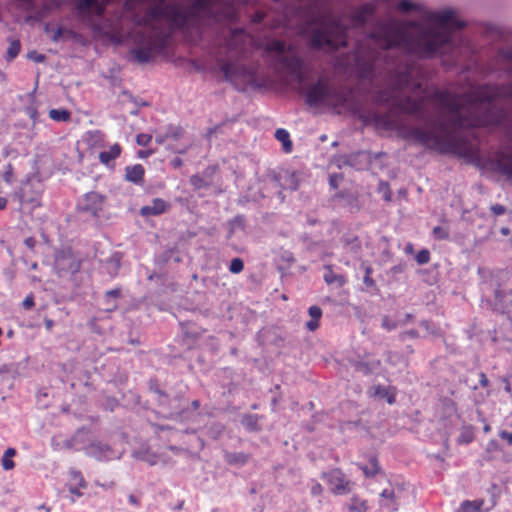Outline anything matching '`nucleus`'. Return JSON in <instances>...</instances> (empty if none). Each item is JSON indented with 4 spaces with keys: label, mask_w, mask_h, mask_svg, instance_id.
Here are the masks:
<instances>
[{
    "label": "nucleus",
    "mask_w": 512,
    "mask_h": 512,
    "mask_svg": "<svg viewBox=\"0 0 512 512\" xmlns=\"http://www.w3.org/2000/svg\"><path fill=\"white\" fill-rule=\"evenodd\" d=\"M497 97L498 90L491 85H481L462 95L437 90L432 98L441 104L442 109L449 112V117L427 122L429 130L400 125L397 133L404 140H413L441 154H453L472 160L478 152L459 132L473 127L501 124L505 113L494 104Z\"/></svg>",
    "instance_id": "1"
},
{
    "label": "nucleus",
    "mask_w": 512,
    "mask_h": 512,
    "mask_svg": "<svg viewBox=\"0 0 512 512\" xmlns=\"http://www.w3.org/2000/svg\"><path fill=\"white\" fill-rule=\"evenodd\" d=\"M424 20L431 26L423 27L415 21H389L378 26L369 37L382 50L402 48L408 54L431 58L450 44L452 32L460 30L465 23L456 19L455 12L445 9L425 12Z\"/></svg>",
    "instance_id": "2"
},
{
    "label": "nucleus",
    "mask_w": 512,
    "mask_h": 512,
    "mask_svg": "<svg viewBox=\"0 0 512 512\" xmlns=\"http://www.w3.org/2000/svg\"><path fill=\"white\" fill-rule=\"evenodd\" d=\"M250 42L244 28L230 29L228 37L219 47L216 64L224 79L237 88L256 85V68L241 63Z\"/></svg>",
    "instance_id": "3"
},
{
    "label": "nucleus",
    "mask_w": 512,
    "mask_h": 512,
    "mask_svg": "<svg viewBox=\"0 0 512 512\" xmlns=\"http://www.w3.org/2000/svg\"><path fill=\"white\" fill-rule=\"evenodd\" d=\"M391 81L393 84V89L391 91H380L377 94V100L383 103H390L391 105L403 113L413 115L417 119H424L423 112L425 101L430 100L441 104L432 98L433 92L430 95H424L419 98H412L410 96H406L403 98H399L396 96L397 93H400L404 90H410L412 93L422 90V85L418 80H413L411 74V68L407 67L405 71L398 72L394 71L391 73Z\"/></svg>",
    "instance_id": "4"
},
{
    "label": "nucleus",
    "mask_w": 512,
    "mask_h": 512,
    "mask_svg": "<svg viewBox=\"0 0 512 512\" xmlns=\"http://www.w3.org/2000/svg\"><path fill=\"white\" fill-rule=\"evenodd\" d=\"M308 45L314 50L328 47L332 51L347 47V27L340 18L325 19L311 30Z\"/></svg>",
    "instance_id": "5"
},
{
    "label": "nucleus",
    "mask_w": 512,
    "mask_h": 512,
    "mask_svg": "<svg viewBox=\"0 0 512 512\" xmlns=\"http://www.w3.org/2000/svg\"><path fill=\"white\" fill-rule=\"evenodd\" d=\"M348 92L337 88L328 79L320 78L305 90V102L311 107L330 106L344 108L348 101Z\"/></svg>",
    "instance_id": "6"
},
{
    "label": "nucleus",
    "mask_w": 512,
    "mask_h": 512,
    "mask_svg": "<svg viewBox=\"0 0 512 512\" xmlns=\"http://www.w3.org/2000/svg\"><path fill=\"white\" fill-rule=\"evenodd\" d=\"M44 191V184L36 178H29L22 183L14 196L17 198L20 206H29L35 209L41 205V198Z\"/></svg>",
    "instance_id": "7"
},
{
    "label": "nucleus",
    "mask_w": 512,
    "mask_h": 512,
    "mask_svg": "<svg viewBox=\"0 0 512 512\" xmlns=\"http://www.w3.org/2000/svg\"><path fill=\"white\" fill-rule=\"evenodd\" d=\"M407 498L404 484H395L380 493L379 506L387 512H397Z\"/></svg>",
    "instance_id": "8"
},
{
    "label": "nucleus",
    "mask_w": 512,
    "mask_h": 512,
    "mask_svg": "<svg viewBox=\"0 0 512 512\" xmlns=\"http://www.w3.org/2000/svg\"><path fill=\"white\" fill-rule=\"evenodd\" d=\"M321 478L326 481L330 491L334 495H343L351 491L352 483L343 471L339 468L331 469L321 474Z\"/></svg>",
    "instance_id": "9"
},
{
    "label": "nucleus",
    "mask_w": 512,
    "mask_h": 512,
    "mask_svg": "<svg viewBox=\"0 0 512 512\" xmlns=\"http://www.w3.org/2000/svg\"><path fill=\"white\" fill-rule=\"evenodd\" d=\"M73 451H84L89 456L96 455V435L92 428H79L73 435Z\"/></svg>",
    "instance_id": "10"
},
{
    "label": "nucleus",
    "mask_w": 512,
    "mask_h": 512,
    "mask_svg": "<svg viewBox=\"0 0 512 512\" xmlns=\"http://www.w3.org/2000/svg\"><path fill=\"white\" fill-rule=\"evenodd\" d=\"M73 5L75 18L88 26L91 29L92 37H94L96 33V21L93 12L96 10V0H75Z\"/></svg>",
    "instance_id": "11"
},
{
    "label": "nucleus",
    "mask_w": 512,
    "mask_h": 512,
    "mask_svg": "<svg viewBox=\"0 0 512 512\" xmlns=\"http://www.w3.org/2000/svg\"><path fill=\"white\" fill-rule=\"evenodd\" d=\"M80 267V261L70 249H62L56 252L54 268L59 275H62V273L75 274Z\"/></svg>",
    "instance_id": "12"
},
{
    "label": "nucleus",
    "mask_w": 512,
    "mask_h": 512,
    "mask_svg": "<svg viewBox=\"0 0 512 512\" xmlns=\"http://www.w3.org/2000/svg\"><path fill=\"white\" fill-rule=\"evenodd\" d=\"M378 57V52L375 50L369 51L365 56H362V50L359 47L356 52L355 65L358 75L362 79H370L375 70V60Z\"/></svg>",
    "instance_id": "13"
},
{
    "label": "nucleus",
    "mask_w": 512,
    "mask_h": 512,
    "mask_svg": "<svg viewBox=\"0 0 512 512\" xmlns=\"http://www.w3.org/2000/svg\"><path fill=\"white\" fill-rule=\"evenodd\" d=\"M303 65L304 62L301 57L297 55H285L278 62L275 68L281 67L282 69L286 70L289 75L293 76L299 83H302L304 79Z\"/></svg>",
    "instance_id": "14"
},
{
    "label": "nucleus",
    "mask_w": 512,
    "mask_h": 512,
    "mask_svg": "<svg viewBox=\"0 0 512 512\" xmlns=\"http://www.w3.org/2000/svg\"><path fill=\"white\" fill-rule=\"evenodd\" d=\"M495 168L500 174L512 179V146L496 153Z\"/></svg>",
    "instance_id": "15"
},
{
    "label": "nucleus",
    "mask_w": 512,
    "mask_h": 512,
    "mask_svg": "<svg viewBox=\"0 0 512 512\" xmlns=\"http://www.w3.org/2000/svg\"><path fill=\"white\" fill-rule=\"evenodd\" d=\"M358 118L364 125H374L384 129L393 128L392 121L387 114H378L376 112H360Z\"/></svg>",
    "instance_id": "16"
},
{
    "label": "nucleus",
    "mask_w": 512,
    "mask_h": 512,
    "mask_svg": "<svg viewBox=\"0 0 512 512\" xmlns=\"http://www.w3.org/2000/svg\"><path fill=\"white\" fill-rule=\"evenodd\" d=\"M263 50L267 54L274 53L276 55L274 63V66H276L282 57H284L287 52L291 51L292 48L291 45H287L283 40L272 39L264 45Z\"/></svg>",
    "instance_id": "17"
},
{
    "label": "nucleus",
    "mask_w": 512,
    "mask_h": 512,
    "mask_svg": "<svg viewBox=\"0 0 512 512\" xmlns=\"http://www.w3.org/2000/svg\"><path fill=\"white\" fill-rule=\"evenodd\" d=\"M375 7L373 4L366 3L355 9L351 16L350 20L354 27H362L367 20L374 14Z\"/></svg>",
    "instance_id": "18"
},
{
    "label": "nucleus",
    "mask_w": 512,
    "mask_h": 512,
    "mask_svg": "<svg viewBox=\"0 0 512 512\" xmlns=\"http://www.w3.org/2000/svg\"><path fill=\"white\" fill-rule=\"evenodd\" d=\"M170 205L161 198H154L149 205L140 208V215L142 217L159 216L168 211Z\"/></svg>",
    "instance_id": "19"
},
{
    "label": "nucleus",
    "mask_w": 512,
    "mask_h": 512,
    "mask_svg": "<svg viewBox=\"0 0 512 512\" xmlns=\"http://www.w3.org/2000/svg\"><path fill=\"white\" fill-rule=\"evenodd\" d=\"M77 208L80 212L89 213L91 216H96V193L91 191L83 195L77 203Z\"/></svg>",
    "instance_id": "20"
},
{
    "label": "nucleus",
    "mask_w": 512,
    "mask_h": 512,
    "mask_svg": "<svg viewBox=\"0 0 512 512\" xmlns=\"http://www.w3.org/2000/svg\"><path fill=\"white\" fill-rule=\"evenodd\" d=\"M122 152V148L118 143L113 144L106 151H102L99 153L98 158L101 163L104 165L113 168L114 161L120 156Z\"/></svg>",
    "instance_id": "21"
},
{
    "label": "nucleus",
    "mask_w": 512,
    "mask_h": 512,
    "mask_svg": "<svg viewBox=\"0 0 512 512\" xmlns=\"http://www.w3.org/2000/svg\"><path fill=\"white\" fill-rule=\"evenodd\" d=\"M145 169L141 164L127 166L125 168V179L136 185L143 184Z\"/></svg>",
    "instance_id": "22"
},
{
    "label": "nucleus",
    "mask_w": 512,
    "mask_h": 512,
    "mask_svg": "<svg viewBox=\"0 0 512 512\" xmlns=\"http://www.w3.org/2000/svg\"><path fill=\"white\" fill-rule=\"evenodd\" d=\"M50 445L53 451L56 452L73 450L72 436L70 438H65L62 434L54 435L51 438Z\"/></svg>",
    "instance_id": "23"
},
{
    "label": "nucleus",
    "mask_w": 512,
    "mask_h": 512,
    "mask_svg": "<svg viewBox=\"0 0 512 512\" xmlns=\"http://www.w3.org/2000/svg\"><path fill=\"white\" fill-rule=\"evenodd\" d=\"M349 512H367L369 509L368 501L358 495H353L349 503L346 504Z\"/></svg>",
    "instance_id": "24"
},
{
    "label": "nucleus",
    "mask_w": 512,
    "mask_h": 512,
    "mask_svg": "<svg viewBox=\"0 0 512 512\" xmlns=\"http://www.w3.org/2000/svg\"><path fill=\"white\" fill-rule=\"evenodd\" d=\"M70 483H69V491L71 494L80 496L81 492L79 491V487H84V479L82 474L79 471L71 470L70 473Z\"/></svg>",
    "instance_id": "25"
},
{
    "label": "nucleus",
    "mask_w": 512,
    "mask_h": 512,
    "mask_svg": "<svg viewBox=\"0 0 512 512\" xmlns=\"http://www.w3.org/2000/svg\"><path fill=\"white\" fill-rule=\"evenodd\" d=\"M275 138L281 142L283 151L285 153L292 152L293 143L290 139V134L286 129L279 128L275 131Z\"/></svg>",
    "instance_id": "26"
},
{
    "label": "nucleus",
    "mask_w": 512,
    "mask_h": 512,
    "mask_svg": "<svg viewBox=\"0 0 512 512\" xmlns=\"http://www.w3.org/2000/svg\"><path fill=\"white\" fill-rule=\"evenodd\" d=\"M311 320L306 323L310 331H315L319 327V320L322 316V310L318 306H311L308 310Z\"/></svg>",
    "instance_id": "27"
},
{
    "label": "nucleus",
    "mask_w": 512,
    "mask_h": 512,
    "mask_svg": "<svg viewBox=\"0 0 512 512\" xmlns=\"http://www.w3.org/2000/svg\"><path fill=\"white\" fill-rule=\"evenodd\" d=\"M483 505V499L465 500L461 503L459 512H482Z\"/></svg>",
    "instance_id": "28"
},
{
    "label": "nucleus",
    "mask_w": 512,
    "mask_h": 512,
    "mask_svg": "<svg viewBox=\"0 0 512 512\" xmlns=\"http://www.w3.org/2000/svg\"><path fill=\"white\" fill-rule=\"evenodd\" d=\"M327 272L324 274V280L327 284H337L342 287L346 283V278L341 274H336L332 270L331 266L326 267Z\"/></svg>",
    "instance_id": "29"
},
{
    "label": "nucleus",
    "mask_w": 512,
    "mask_h": 512,
    "mask_svg": "<svg viewBox=\"0 0 512 512\" xmlns=\"http://www.w3.org/2000/svg\"><path fill=\"white\" fill-rule=\"evenodd\" d=\"M8 41H9V46L6 51L5 59L8 62H11L19 55V53L21 51V43H20V40L13 39V38H9Z\"/></svg>",
    "instance_id": "30"
},
{
    "label": "nucleus",
    "mask_w": 512,
    "mask_h": 512,
    "mask_svg": "<svg viewBox=\"0 0 512 512\" xmlns=\"http://www.w3.org/2000/svg\"><path fill=\"white\" fill-rule=\"evenodd\" d=\"M121 292L119 289H112L108 291L105 295V302L107 306L105 307L106 311H113L117 307V299L120 297Z\"/></svg>",
    "instance_id": "31"
},
{
    "label": "nucleus",
    "mask_w": 512,
    "mask_h": 512,
    "mask_svg": "<svg viewBox=\"0 0 512 512\" xmlns=\"http://www.w3.org/2000/svg\"><path fill=\"white\" fill-rule=\"evenodd\" d=\"M49 117L56 122H67L71 118V113L67 109H51Z\"/></svg>",
    "instance_id": "32"
},
{
    "label": "nucleus",
    "mask_w": 512,
    "mask_h": 512,
    "mask_svg": "<svg viewBox=\"0 0 512 512\" xmlns=\"http://www.w3.org/2000/svg\"><path fill=\"white\" fill-rule=\"evenodd\" d=\"M259 417L255 414H246L242 417V424L250 431H258L260 429L258 425Z\"/></svg>",
    "instance_id": "33"
},
{
    "label": "nucleus",
    "mask_w": 512,
    "mask_h": 512,
    "mask_svg": "<svg viewBox=\"0 0 512 512\" xmlns=\"http://www.w3.org/2000/svg\"><path fill=\"white\" fill-rule=\"evenodd\" d=\"M370 465H371L370 468L367 466L360 467L361 470L363 471L364 475L367 478L374 477L376 474L380 473V471H381L377 458H375V457L371 458Z\"/></svg>",
    "instance_id": "34"
},
{
    "label": "nucleus",
    "mask_w": 512,
    "mask_h": 512,
    "mask_svg": "<svg viewBox=\"0 0 512 512\" xmlns=\"http://www.w3.org/2000/svg\"><path fill=\"white\" fill-rule=\"evenodd\" d=\"M75 33L65 27L59 26L53 33L51 39L54 42H59L63 38H73Z\"/></svg>",
    "instance_id": "35"
},
{
    "label": "nucleus",
    "mask_w": 512,
    "mask_h": 512,
    "mask_svg": "<svg viewBox=\"0 0 512 512\" xmlns=\"http://www.w3.org/2000/svg\"><path fill=\"white\" fill-rule=\"evenodd\" d=\"M375 394L381 398H385L389 404H393L396 400L395 392L380 385L376 387Z\"/></svg>",
    "instance_id": "36"
},
{
    "label": "nucleus",
    "mask_w": 512,
    "mask_h": 512,
    "mask_svg": "<svg viewBox=\"0 0 512 512\" xmlns=\"http://www.w3.org/2000/svg\"><path fill=\"white\" fill-rule=\"evenodd\" d=\"M226 460L230 464H245L249 460V456L245 453H228L226 455Z\"/></svg>",
    "instance_id": "37"
},
{
    "label": "nucleus",
    "mask_w": 512,
    "mask_h": 512,
    "mask_svg": "<svg viewBox=\"0 0 512 512\" xmlns=\"http://www.w3.org/2000/svg\"><path fill=\"white\" fill-rule=\"evenodd\" d=\"M16 451L14 448H8L2 457V467L4 470H11L15 464L14 461L11 460V457L15 455Z\"/></svg>",
    "instance_id": "38"
},
{
    "label": "nucleus",
    "mask_w": 512,
    "mask_h": 512,
    "mask_svg": "<svg viewBox=\"0 0 512 512\" xmlns=\"http://www.w3.org/2000/svg\"><path fill=\"white\" fill-rule=\"evenodd\" d=\"M474 440V433H473V429L471 427H465L458 439H457V442L459 444H469L471 443L472 441Z\"/></svg>",
    "instance_id": "39"
},
{
    "label": "nucleus",
    "mask_w": 512,
    "mask_h": 512,
    "mask_svg": "<svg viewBox=\"0 0 512 512\" xmlns=\"http://www.w3.org/2000/svg\"><path fill=\"white\" fill-rule=\"evenodd\" d=\"M168 139L179 140L184 135V130L181 126L170 125L166 130Z\"/></svg>",
    "instance_id": "40"
},
{
    "label": "nucleus",
    "mask_w": 512,
    "mask_h": 512,
    "mask_svg": "<svg viewBox=\"0 0 512 512\" xmlns=\"http://www.w3.org/2000/svg\"><path fill=\"white\" fill-rule=\"evenodd\" d=\"M244 269V262L241 258H233L229 265V271L233 274H239Z\"/></svg>",
    "instance_id": "41"
},
{
    "label": "nucleus",
    "mask_w": 512,
    "mask_h": 512,
    "mask_svg": "<svg viewBox=\"0 0 512 512\" xmlns=\"http://www.w3.org/2000/svg\"><path fill=\"white\" fill-rule=\"evenodd\" d=\"M398 10L402 12H409L411 10H420V7L409 1V0H401L397 5Z\"/></svg>",
    "instance_id": "42"
},
{
    "label": "nucleus",
    "mask_w": 512,
    "mask_h": 512,
    "mask_svg": "<svg viewBox=\"0 0 512 512\" xmlns=\"http://www.w3.org/2000/svg\"><path fill=\"white\" fill-rule=\"evenodd\" d=\"M432 234L437 240H446L449 238V231L441 226L434 227Z\"/></svg>",
    "instance_id": "43"
},
{
    "label": "nucleus",
    "mask_w": 512,
    "mask_h": 512,
    "mask_svg": "<svg viewBox=\"0 0 512 512\" xmlns=\"http://www.w3.org/2000/svg\"><path fill=\"white\" fill-rule=\"evenodd\" d=\"M415 259L420 265L427 264L430 261V252L427 249H422L417 253Z\"/></svg>",
    "instance_id": "44"
},
{
    "label": "nucleus",
    "mask_w": 512,
    "mask_h": 512,
    "mask_svg": "<svg viewBox=\"0 0 512 512\" xmlns=\"http://www.w3.org/2000/svg\"><path fill=\"white\" fill-rule=\"evenodd\" d=\"M152 140V136L146 133H140L136 136V143L139 146L146 147Z\"/></svg>",
    "instance_id": "45"
},
{
    "label": "nucleus",
    "mask_w": 512,
    "mask_h": 512,
    "mask_svg": "<svg viewBox=\"0 0 512 512\" xmlns=\"http://www.w3.org/2000/svg\"><path fill=\"white\" fill-rule=\"evenodd\" d=\"M269 17V14L265 11L258 10L251 16V22L254 24H259Z\"/></svg>",
    "instance_id": "46"
},
{
    "label": "nucleus",
    "mask_w": 512,
    "mask_h": 512,
    "mask_svg": "<svg viewBox=\"0 0 512 512\" xmlns=\"http://www.w3.org/2000/svg\"><path fill=\"white\" fill-rule=\"evenodd\" d=\"M27 58L36 63H43L46 60V56L44 54L38 53L35 50L29 51L27 53Z\"/></svg>",
    "instance_id": "47"
},
{
    "label": "nucleus",
    "mask_w": 512,
    "mask_h": 512,
    "mask_svg": "<svg viewBox=\"0 0 512 512\" xmlns=\"http://www.w3.org/2000/svg\"><path fill=\"white\" fill-rule=\"evenodd\" d=\"M190 183L195 189H200L205 186L204 179L199 175H193L190 178Z\"/></svg>",
    "instance_id": "48"
},
{
    "label": "nucleus",
    "mask_w": 512,
    "mask_h": 512,
    "mask_svg": "<svg viewBox=\"0 0 512 512\" xmlns=\"http://www.w3.org/2000/svg\"><path fill=\"white\" fill-rule=\"evenodd\" d=\"M13 167L11 164H7L5 167V171L3 172V179L7 183H11L13 181Z\"/></svg>",
    "instance_id": "49"
},
{
    "label": "nucleus",
    "mask_w": 512,
    "mask_h": 512,
    "mask_svg": "<svg viewBox=\"0 0 512 512\" xmlns=\"http://www.w3.org/2000/svg\"><path fill=\"white\" fill-rule=\"evenodd\" d=\"M382 327L388 331H391L397 328V323L385 316L382 319Z\"/></svg>",
    "instance_id": "50"
},
{
    "label": "nucleus",
    "mask_w": 512,
    "mask_h": 512,
    "mask_svg": "<svg viewBox=\"0 0 512 512\" xmlns=\"http://www.w3.org/2000/svg\"><path fill=\"white\" fill-rule=\"evenodd\" d=\"M371 273H372V268L371 267H366L365 269V276H364V283L369 286V287H372L375 285V281L371 278Z\"/></svg>",
    "instance_id": "51"
},
{
    "label": "nucleus",
    "mask_w": 512,
    "mask_h": 512,
    "mask_svg": "<svg viewBox=\"0 0 512 512\" xmlns=\"http://www.w3.org/2000/svg\"><path fill=\"white\" fill-rule=\"evenodd\" d=\"M323 490L324 489L322 485L319 482L314 481L311 486L310 492L312 496H320L323 493Z\"/></svg>",
    "instance_id": "52"
},
{
    "label": "nucleus",
    "mask_w": 512,
    "mask_h": 512,
    "mask_svg": "<svg viewBox=\"0 0 512 512\" xmlns=\"http://www.w3.org/2000/svg\"><path fill=\"white\" fill-rule=\"evenodd\" d=\"M34 297L33 295H28L22 302V306L26 310H30L34 306Z\"/></svg>",
    "instance_id": "53"
},
{
    "label": "nucleus",
    "mask_w": 512,
    "mask_h": 512,
    "mask_svg": "<svg viewBox=\"0 0 512 512\" xmlns=\"http://www.w3.org/2000/svg\"><path fill=\"white\" fill-rule=\"evenodd\" d=\"M491 212L495 216H499V215H502V214H504L506 212V208L503 205L495 204V205L491 206Z\"/></svg>",
    "instance_id": "54"
},
{
    "label": "nucleus",
    "mask_w": 512,
    "mask_h": 512,
    "mask_svg": "<svg viewBox=\"0 0 512 512\" xmlns=\"http://www.w3.org/2000/svg\"><path fill=\"white\" fill-rule=\"evenodd\" d=\"M401 337L402 338H405V337H410V338H418L419 337V333L417 330L415 329H411V330H408V331H405L401 334Z\"/></svg>",
    "instance_id": "55"
},
{
    "label": "nucleus",
    "mask_w": 512,
    "mask_h": 512,
    "mask_svg": "<svg viewBox=\"0 0 512 512\" xmlns=\"http://www.w3.org/2000/svg\"><path fill=\"white\" fill-rule=\"evenodd\" d=\"M479 384L481 387H484V388L488 387V385H489V380L484 372H481L479 374Z\"/></svg>",
    "instance_id": "56"
},
{
    "label": "nucleus",
    "mask_w": 512,
    "mask_h": 512,
    "mask_svg": "<svg viewBox=\"0 0 512 512\" xmlns=\"http://www.w3.org/2000/svg\"><path fill=\"white\" fill-rule=\"evenodd\" d=\"M24 244L30 249L33 250L36 245V240L33 237H28L24 240Z\"/></svg>",
    "instance_id": "57"
},
{
    "label": "nucleus",
    "mask_w": 512,
    "mask_h": 512,
    "mask_svg": "<svg viewBox=\"0 0 512 512\" xmlns=\"http://www.w3.org/2000/svg\"><path fill=\"white\" fill-rule=\"evenodd\" d=\"M500 437H501L502 439H505L509 445H512V432H511V433H508V432H506V431H503V432L500 434Z\"/></svg>",
    "instance_id": "58"
},
{
    "label": "nucleus",
    "mask_w": 512,
    "mask_h": 512,
    "mask_svg": "<svg viewBox=\"0 0 512 512\" xmlns=\"http://www.w3.org/2000/svg\"><path fill=\"white\" fill-rule=\"evenodd\" d=\"M171 165L174 167V168H179L183 165V161L181 158L179 157H176L174 158L172 161H171Z\"/></svg>",
    "instance_id": "59"
},
{
    "label": "nucleus",
    "mask_w": 512,
    "mask_h": 512,
    "mask_svg": "<svg viewBox=\"0 0 512 512\" xmlns=\"http://www.w3.org/2000/svg\"><path fill=\"white\" fill-rule=\"evenodd\" d=\"M155 140L158 144H163V143H165V141L168 140V138H167L166 133H164V134L158 135Z\"/></svg>",
    "instance_id": "60"
},
{
    "label": "nucleus",
    "mask_w": 512,
    "mask_h": 512,
    "mask_svg": "<svg viewBox=\"0 0 512 512\" xmlns=\"http://www.w3.org/2000/svg\"><path fill=\"white\" fill-rule=\"evenodd\" d=\"M128 500L132 505L139 506V500L134 495H129Z\"/></svg>",
    "instance_id": "61"
},
{
    "label": "nucleus",
    "mask_w": 512,
    "mask_h": 512,
    "mask_svg": "<svg viewBox=\"0 0 512 512\" xmlns=\"http://www.w3.org/2000/svg\"><path fill=\"white\" fill-rule=\"evenodd\" d=\"M151 154H152V152H151V151H142V150H141V151H139V152H138V156H139L140 158L148 157V156H150Z\"/></svg>",
    "instance_id": "62"
},
{
    "label": "nucleus",
    "mask_w": 512,
    "mask_h": 512,
    "mask_svg": "<svg viewBox=\"0 0 512 512\" xmlns=\"http://www.w3.org/2000/svg\"><path fill=\"white\" fill-rule=\"evenodd\" d=\"M7 205V200L4 197H0V209H4Z\"/></svg>",
    "instance_id": "63"
},
{
    "label": "nucleus",
    "mask_w": 512,
    "mask_h": 512,
    "mask_svg": "<svg viewBox=\"0 0 512 512\" xmlns=\"http://www.w3.org/2000/svg\"><path fill=\"white\" fill-rule=\"evenodd\" d=\"M191 405L193 409L197 410L200 407V402L198 400H193Z\"/></svg>",
    "instance_id": "64"
}]
</instances>
